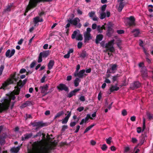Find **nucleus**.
I'll return each instance as SVG.
<instances>
[{"label": "nucleus", "instance_id": "f257e3e1", "mask_svg": "<svg viewBox=\"0 0 153 153\" xmlns=\"http://www.w3.org/2000/svg\"><path fill=\"white\" fill-rule=\"evenodd\" d=\"M41 144L40 141L34 142L32 145V149L28 150V153H49V149L48 147H44L42 151L39 150V148L40 147Z\"/></svg>", "mask_w": 153, "mask_h": 153}, {"label": "nucleus", "instance_id": "f03ea898", "mask_svg": "<svg viewBox=\"0 0 153 153\" xmlns=\"http://www.w3.org/2000/svg\"><path fill=\"white\" fill-rule=\"evenodd\" d=\"M15 95L13 93L11 92L8 98L5 99L3 102V100L1 101V102H2L0 103V106L3 109L0 110V112L7 110L8 109L11 100H14L16 98Z\"/></svg>", "mask_w": 153, "mask_h": 153}, {"label": "nucleus", "instance_id": "7ed1b4c3", "mask_svg": "<svg viewBox=\"0 0 153 153\" xmlns=\"http://www.w3.org/2000/svg\"><path fill=\"white\" fill-rule=\"evenodd\" d=\"M31 124L33 127H36V130H37L39 128H42L45 126V124L43 123L42 121L36 122V121L31 123Z\"/></svg>", "mask_w": 153, "mask_h": 153}, {"label": "nucleus", "instance_id": "20e7f679", "mask_svg": "<svg viewBox=\"0 0 153 153\" xmlns=\"http://www.w3.org/2000/svg\"><path fill=\"white\" fill-rule=\"evenodd\" d=\"M36 6L33 2L31 1L30 0L29 2V4L27 6L25 11V12L24 13V15L25 16L26 15V13L28 12V11L30 10L31 9H33Z\"/></svg>", "mask_w": 153, "mask_h": 153}, {"label": "nucleus", "instance_id": "39448f33", "mask_svg": "<svg viewBox=\"0 0 153 153\" xmlns=\"http://www.w3.org/2000/svg\"><path fill=\"white\" fill-rule=\"evenodd\" d=\"M57 88L59 91L64 90L66 92L69 91L68 87L65 84L61 83L57 87Z\"/></svg>", "mask_w": 153, "mask_h": 153}, {"label": "nucleus", "instance_id": "423d86ee", "mask_svg": "<svg viewBox=\"0 0 153 153\" xmlns=\"http://www.w3.org/2000/svg\"><path fill=\"white\" fill-rule=\"evenodd\" d=\"M127 22L128 25L129 26L135 25V19L133 16H131L129 17H127Z\"/></svg>", "mask_w": 153, "mask_h": 153}, {"label": "nucleus", "instance_id": "0eeeda50", "mask_svg": "<svg viewBox=\"0 0 153 153\" xmlns=\"http://www.w3.org/2000/svg\"><path fill=\"white\" fill-rule=\"evenodd\" d=\"M80 20L79 19L78 17L75 18L74 19L72 20L70 18L67 20L68 22L70 23L72 25L74 26H76L78 24V23L79 22Z\"/></svg>", "mask_w": 153, "mask_h": 153}, {"label": "nucleus", "instance_id": "6e6552de", "mask_svg": "<svg viewBox=\"0 0 153 153\" xmlns=\"http://www.w3.org/2000/svg\"><path fill=\"white\" fill-rule=\"evenodd\" d=\"M85 72V70L83 69L80 70L79 72H74V76H77L79 78H83Z\"/></svg>", "mask_w": 153, "mask_h": 153}, {"label": "nucleus", "instance_id": "1a4fd4ad", "mask_svg": "<svg viewBox=\"0 0 153 153\" xmlns=\"http://www.w3.org/2000/svg\"><path fill=\"white\" fill-rule=\"evenodd\" d=\"M111 24V23H109L108 27V30L106 32V34L109 37H111L112 34L114 33V30L111 27L112 26Z\"/></svg>", "mask_w": 153, "mask_h": 153}, {"label": "nucleus", "instance_id": "9d476101", "mask_svg": "<svg viewBox=\"0 0 153 153\" xmlns=\"http://www.w3.org/2000/svg\"><path fill=\"white\" fill-rule=\"evenodd\" d=\"M140 83L139 82L136 81L131 84L130 88L131 89L134 90L140 88Z\"/></svg>", "mask_w": 153, "mask_h": 153}, {"label": "nucleus", "instance_id": "9b49d317", "mask_svg": "<svg viewBox=\"0 0 153 153\" xmlns=\"http://www.w3.org/2000/svg\"><path fill=\"white\" fill-rule=\"evenodd\" d=\"M15 52V51L14 49H12L11 52L10 49L8 50L5 53V56L6 57L10 58L13 56Z\"/></svg>", "mask_w": 153, "mask_h": 153}, {"label": "nucleus", "instance_id": "f8f14e48", "mask_svg": "<svg viewBox=\"0 0 153 153\" xmlns=\"http://www.w3.org/2000/svg\"><path fill=\"white\" fill-rule=\"evenodd\" d=\"M80 90V89L79 88L74 89V90L71 91L68 94V97L69 98H71L73 96L75 95L76 93Z\"/></svg>", "mask_w": 153, "mask_h": 153}, {"label": "nucleus", "instance_id": "ddd939ff", "mask_svg": "<svg viewBox=\"0 0 153 153\" xmlns=\"http://www.w3.org/2000/svg\"><path fill=\"white\" fill-rule=\"evenodd\" d=\"M83 35L84 38V42H88V41L92 39L91 34H88L84 33Z\"/></svg>", "mask_w": 153, "mask_h": 153}, {"label": "nucleus", "instance_id": "4468645a", "mask_svg": "<svg viewBox=\"0 0 153 153\" xmlns=\"http://www.w3.org/2000/svg\"><path fill=\"white\" fill-rule=\"evenodd\" d=\"M27 81V79H25L23 81L21 80H19V81L17 82V86L18 87H20L21 88L25 84Z\"/></svg>", "mask_w": 153, "mask_h": 153}, {"label": "nucleus", "instance_id": "2eb2a0df", "mask_svg": "<svg viewBox=\"0 0 153 153\" xmlns=\"http://www.w3.org/2000/svg\"><path fill=\"white\" fill-rule=\"evenodd\" d=\"M67 113H68V114L67 116L63 119L62 120V123L63 124L67 123L71 115V111L69 112V111H68Z\"/></svg>", "mask_w": 153, "mask_h": 153}, {"label": "nucleus", "instance_id": "dca6fc26", "mask_svg": "<svg viewBox=\"0 0 153 153\" xmlns=\"http://www.w3.org/2000/svg\"><path fill=\"white\" fill-rule=\"evenodd\" d=\"M6 136L7 135L6 134H4L0 136V144L1 145L4 144Z\"/></svg>", "mask_w": 153, "mask_h": 153}, {"label": "nucleus", "instance_id": "f3484780", "mask_svg": "<svg viewBox=\"0 0 153 153\" xmlns=\"http://www.w3.org/2000/svg\"><path fill=\"white\" fill-rule=\"evenodd\" d=\"M48 86L47 84L43 86H40V89H41V92L42 93H45L48 90Z\"/></svg>", "mask_w": 153, "mask_h": 153}, {"label": "nucleus", "instance_id": "a211bd4d", "mask_svg": "<svg viewBox=\"0 0 153 153\" xmlns=\"http://www.w3.org/2000/svg\"><path fill=\"white\" fill-rule=\"evenodd\" d=\"M32 136V133L26 134L24 135V137L22 136V141H25L26 140L29 138H30Z\"/></svg>", "mask_w": 153, "mask_h": 153}, {"label": "nucleus", "instance_id": "6ab92c4d", "mask_svg": "<svg viewBox=\"0 0 153 153\" xmlns=\"http://www.w3.org/2000/svg\"><path fill=\"white\" fill-rule=\"evenodd\" d=\"M103 38V35L102 34H100L97 35L96 36L95 40L96 43L98 44L99 43L100 41H101Z\"/></svg>", "mask_w": 153, "mask_h": 153}, {"label": "nucleus", "instance_id": "aec40b11", "mask_svg": "<svg viewBox=\"0 0 153 153\" xmlns=\"http://www.w3.org/2000/svg\"><path fill=\"white\" fill-rule=\"evenodd\" d=\"M119 87L116 85H111L109 90L111 92H113L114 91H117L119 89Z\"/></svg>", "mask_w": 153, "mask_h": 153}, {"label": "nucleus", "instance_id": "412c9836", "mask_svg": "<svg viewBox=\"0 0 153 153\" xmlns=\"http://www.w3.org/2000/svg\"><path fill=\"white\" fill-rule=\"evenodd\" d=\"M50 53V51L48 50L44 51L43 52L40 53H41L43 58H46L49 55Z\"/></svg>", "mask_w": 153, "mask_h": 153}, {"label": "nucleus", "instance_id": "4be33fe9", "mask_svg": "<svg viewBox=\"0 0 153 153\" xmlns=\"http://www.w3.org/2000/svg\"><path fill=\"white\" fill-rule=\"evenodd\" d=\"M15 89L12 92L15 95H19L20 91V88H19V87L17 85L15 87Z\"/></svg>", "mask_w": 153, "mask_h": 153}, {"label": "nucleus", "instance_id": "5701e85b", "mask_svg": "<svg viewBox=\"0 0 153 153\" xmlns=\"http://www.w3.org/2000/svg\"><path fill=\"white\" fill-rule=\"evenodd\" d=\"M141 72L143 76H147V70L145 67H144L142 68Z\"/></svg>", "mask_w": 153, "mask_h": 153}, {"label": "nucleus", "instance_id": "b1692460", "mask_svg": "<svg viewBox=\"0 0 153 153\" xmlns=\"http://www.w3.org/2000/svg\"><path fill=\"white\" fill-rule=\"evenodd\" d=\"M114 39H112L109 41L108 43L105 44V48H108V47L113 46L114 44Z\"/></svg>", "mask_w": 153, "mask_h": 153}, {"label": "nucleus", "instance_id": "393cba45", "mask_svg": "<svg viewBox=\"0 0 153 153\" xmlns=\"http://www.w3.org/2000/svg\"><path fill=\"white\" fill-rule=\"evenodd\" d=\"M54 63V61L53 60H51L50 61L48 64V68L49 70H51L53 68Z\"/></svg>", "mask_w": 153, "mask_h": 153}, {"label": "nucleus", "instance_id": "a878e982", "mask_svg": "<svg viewBox=\"0 0 153 153\" xmlns=\"http://www.w3.org/2000/svg\"><path fill=\"white\" fill-rule=\"evenodd\" d=\"M110 68L115 73L117 69V65L116 64H111L110 65Z\"/></svg>", "mask_w": 153, "mask_h": 153}, {"label": "nucleus", "instance_id": "bb28decb", "mask_svg": "<svg viewBox=\"0 0 153 153\" xmlns=\"http://www.w3.org/2000/svg\"><path fill=\"white\" fill-rule=\"evenodd\" d=\"M53 0H36L34 3L36 6H37L38 4L40 2H50L52 1Z\"/></svg>", "mask_w": 153, "mask_h": 153}, {"label": "nucleus", "instance_id": "cd10ccee", "mask_svg": "<svg viewBox=\"0 0 153 153\" xmlns=\"http://www.w3.org/2000/svg\"><path fill=\"white\" fill-rule=\"evenodd\" d=\"M13 5L12 4H8L5 9L4 10V12L5 13L9 12L11 10Z\"/></svg>", "mask_w": 153, "mask_h": 153}, {"label": "nucleus", "instance_id": "c85d7f7f", "mask_svg": "<svg viewBox=\"0 0 153 153\" xmlns=\"http://www.w3.org/2000/svg\"><path fill=\"white\" fill-rule=\"evenodd\" d=\"M120 76L119 74H116L112 77V81L113 82H114L115 81L118 82V78Z\"/></svg>", "mask_w": 153, "mask_h": 153}, {"label": "nucleus", "instance_id": "c756f323", "mask_svg": "<svg viewBox=\"0 0 153 153\" xmlns=\"http://www.w3.org/2000/svg\"><path fill=\"white\" fill-rule=\"evenodd\" d=\"M88 56V54L85 50H83L80 54L79 55L80 57L82 58H84L85 57Z\"/></svg>", "mask_w": 153, "mask_h": 153}, {"label": "nucleus", "instance_id": "7c9ffc66", "mask_svg": "<svg viewBox=\"0 0 153 153\" xmlns=\"http://www.w3.org/2000/svg\"><path fill=\"white\" fill-rule=\"evenodd\" d=\"M124 6V4L123 2H120L118 7V10L119 12H121Z\"/></svg>", "mask_w": 153, "mask_h": 153}, {"label": "nucleus", "instance_id": "2f4dec72", "mask_svg": "<svg viewBox=\"0 0 153 153\" xmlns=\"http://www.w3.org/2000/svg\"><path fill=\"white\" fill-rule=\"evenodd\" d=\"M132 32L133 33V35L135 37H137L140 33L139 30L137 29H134Z\"/></svg>", "mask_w": 153, "mask_h": 153}, {"label": "nucleus", "instance_id": "473e14b6", "mask_svg": "<svg viewBox=\"0 0 153 153\" xmlns=\"http://www.w3.org/2000/svg\"><path fill=\"white\" fill-rule=\"evenodd\" d=\"M81 82L80 79L79 78H76L74 80V84L75 87H77L79 85V82Z\"/></svg>", "mask_w": 153, "mask_h": 153}, {"label": "nucleus", "instance_id": "72a5a7b5", "mask_svg": "<svg viewBox=\"0 0 153 153\" xmlns=\"http://www.w3.org/2000/svg\"><path fill=\"white\" fill-rule=\"evenodd\" d=\"M20 149L19 147H17L16 148H13L10 149L11 152L17 153L18 152Z\"/></svg>", "mask_w": 153, "mask_h": 153}, {"label": "nucleus", "instance_id": "f704fd0d", "mask_svg": "<svg viewBox=\"0 0 153 153\" xmlns=\"http://www.w3.org/2000/svg\"><path fill=\"white\" fill-rule=\"evenodd\" d=\"M145 140V138L143 136H141L140 137V142L138 144V146H141L144 143V142Z\"/></svg>", "mask_w": 153, "mask_h": 153}, {"label": "nucleus", "instance_id": "c9c22d12", "mask_svg": "<svg viewBox=\"0 0 153 153\" xmlns=\"http://www.w3.org/2000/svg\"><path fill=\"white\" fill-rule=\"evenodd\" d=\"M64 114V112L63 111L59 112L57 113L56 115L54 117V119H56V118L59 117H60L63 114Z\"/></svg>", "mask_w": 153, "mask_h": 153}, {"label": "nucleus", "instance_id": "e433bc0d", "mask_svg": "<svg viewBox=\"0 0 153 153\" xmlns=\"http://www.w3.org/2000/svg\"><path fill=\"white\" fill-rule=\"evenodd\" d=\"M33 20V22L34 24V26H36L37 23L39 22V17L36 16L34 18Z\"/></svg>", "mask_w": 153, "mask_h": 153}, {"label": "nucleus", "instance_id": "4c0bfd02", "mask_svg": "<svg viewBox=\"0 0 153 153\" xmlns=\"http://www.w3.org/2000/svg\"><path fill=\"white\" fill-rule=\"evenodd\" d=\"M94 126V124L91 125L90 126L87 127L85 130V131L84 132V134H85L88 131L90 130L91 128Z\"/></svg>", "mask_w": 153, "mask_h": 153}, {"label": "nucleus", "instance_id": "58836bf2", "mask_svg": "<svg viewBox=\"0 0 153 153\" xmlns=\"http://www.w3.org/2000/svg\"><path fill=\"white\" fill-rule=\"evenodd\" d=\"M107 51H110L113 52L115 51L114 48L113 46L110 47L108 48H106Z\"/></svg>", "mask_w": 153, "mask_h": 153}, {"label": "nucleus", "instance_id": "ea45409f", "mask_svg": "<svg viewBox=\"0 0 153 153\" xmlns=\"http://www.w3.org/2000/svg\"><path fill=\"white\" fill-rule=\"evenodd\" d=\"M89 119L91 120H93V118L91 117V115L89 114H88L87 115L86 117H85V122L88 121Z\"/></svg>", "mask_w": 153, "mask_h": 153}, {"label": "nucleus", "instance_id": "a19ab883", "mask_svg": "<svg viewBox=\"0 0 153 153\" xmlns=\"http://www.w3.org/2000/svg\"><path fill=\"white\" fill-rule=\"evenodd\" d=\"M100 18L101 19H104L106 16V14L105 12H102V13H100Z\"/></svg>", "mask_w": 153, "mask_h": 153}, {"label": "nucleus", "instance_id": "79ce46f5", "mask_svg": "<svg viewBox=\"0 0 153 153\" xmlns=\"http://www.w3.org/2000/svg\"><path fill=\"white\" fill-rule=\"evenodd\" d=\"M146 115L149 120H151L153 119V115L151 114L149 112H147Z\"/></svg>", "mask_w": 153, "mask_h": 153}, {"label": "nucleus", "instance_id": "37998d69", "mask_svg": "<svg viewBox=\"0 0 153 153\" xmlns=\"http://www.w3.org/2000/svg\"><path fill=\"white\" fill-rule=\"evenodd\" d=\"M9 85V84H7V82H5L4 83L2 84V86L0 88V89H4L5 88Z\"/></svg>", "mask_w": 153, "mask_h": 153}, {"label": "nucleus", "instance_id": "c03bdc74", "mask_svg": "<svg viewBox=\"0 0 153 153\" xmlns=\"http://www.w3.org/2000/svg\"><path fill=\"white\" fill-rule=\"evenodd\" d=\"M97 30L98 33H101L103 32V30L101 28V27L100 25L97 26Z\"/></svg>", "mask_w": 153, "mask_h": 153}, {"label": "nucleus", "instance_id": "a18cd8bd", "mask_svg": "<svg viewBox=\"0 0 153 153\" xmlns=\"http://www.w3.org/2000/svg\"><path fill=\"white\" fill-rule=\"evenodd\" d=\"M83 38L82 36V35L79 34V35H78L77 37L76 38V39L77 40H80L81 41L82 40Z\"/></svg>", "mask_w": 153, "mask_h": 153}, {"label": "nucleus", "instance_id": "49530a36", "mask_svg": "<svg viewBox=\"0 0 153 153\" xmlns=\"http://www.w3.org/2000/svg\"><path fill=\"white\" fill-rule=\"evenodd\" d=\"M108 147L105 144L102 145V146L101 147V149L103 151H106Z\"/></svg>", "mask_w": 153, "mask_h": 153}, {"label": "nucleus", "instance_id": "de8ad7c7", "mask_svg": "<svg viewBox=\"0 0 153 153\" xmlns=\"http://www.w3.org/2000/svg\"><path fill=\"white\" fill-rule=\"evenodd\" d=\"M42 56L41 55V54L39 53V56L38 60V62L40 63L41 62H42Z\"/></svg>", "mask_w": 153, "mask_h": 153}, {"label": "nucleus", "instance_id": "09e8293b", "mask_svg": "<svg viewBox=\"0 0 153 153\" xmlns=\"http://www.w3.org/2000/svg\"><path fill=\"white\" fill-rule=\"evenodd\" d=\"M95 13L94 11H91L88 14L89 16L91 18L94 16L95 15Z\"/></svg>", "mask_w": 153, "mask_h": 153}, {"label": "nucleus", "instance_id": "8fccbe9b", "mask_svg": "<svg viewBox=\"0 0 153 153\" xmlns=\"http://www.w3.org/2000/svg\"><path fill=\"white\" fill-rule=\"evenodd\" d=\"M77 32L76 31H74L71 35V38L74 39L75 38V37L77 34Z\"/></svg>", "mask_w": 153, "mask_h": 153}, {"label": "nucleus", "instance_id": "3c124183", "mask_svg": "<svg viewBox=\"0 0 153 153\" xmlns=\"http://www.w3.org/2000/svg\"><path fill=\"white\" fill-rule=\"evenodd\" d=\"M143 129L142 131H143L144 129L146 128V126H145V119L144 118H143Z\"/></svg>", "mask_w": 153, "mask_h": 153}, {"label": "nucleus", "instance_id": "603ef678", "mask_svg": "<svg viewBox=\"0 0 153 153\" xmlns=\"http://www.w3.org/2000/svg\"><path fill=\"white\" fill-rule=\"evenodd\" d=\"M112 140V137H109L108 138H107L106 139V142L108 144L110 145L111 141V140Z\"/></svg>", "mask_w": 153, "mask_h": 153}, {"label": "nucleus", "instance_id": "864d4df0", "mask_svg": "<svg viewBox=\"0 0 153 153\" xmlns=\"http://www.w3.org/2000/svg\"><path fill=\"white\" fill-rule=\"evenodd\" d=\"M107 5L105 4L102 5L101 8V10L102 12H104L106 8L107 7Z\"/></svg>", "mask_w": 153, "mask_h": 153}, {"label": "nucleus", "instance_id": "5fc2aeb1", "mask_svg": "<svg viewBox=\"0 0 153 153\" xmlns=\"http://www.w3.org/2000/svg\"><path fill=\"white\" fill-rule=\"evenodd\" d=\"M6 82H7V84H9V85L10 84L13 83V81L12 79H8L7 80V81H6Z\"/></svg>", "mask_w": 153, "mask_h": 153}, {"label": "nucleus", "instance_id": "6e6d98bb", "mask_svg": "<svg viewBox=\"0 0 153 153\" xmlns=\"http://www.w3.org/2000/svg\"><path fill=\"white\" fill-rule=\"evenodd\" d=\"M4 66L3 65H1L0 67V76L2 74V72L4 70Z\"/></svg>", "mask_w": 153, "mask_h": 153}, {"label": "nucleus", "instance_id": "4d7b16f0", "mask_svg": "<svg viewBox=\"0 0 153 153\" xmlns=\"http://www.w3.org/2000/svg\"><path fill=\"white\" fill-rule=\"evenodd\" d=\"M82 42H79L78 43L77 47L79 49L81 48L82 46Z\"/></svg>", "mask_w": 153, "mask_h": 153}, {"label": "nucleus", "instance_id": "13d9d810", "mask_svg": "<svg viewBox=\"0 0 153 153\" xmlns=\"http://www.w3.org/2000/svg\"><path fill=\"white\" fill-rule=\"evenodd\" d=\"M117 32L119 34H122L124 33L125 31L123 30H118L117 31Z\"/></svg>", "mask_w": 153, "mask_h": 153}, {"label": "nucleus", "instance_id": "bf43d9fd", "mask_svg": "<svg viewBox=\"0 0 153 153\" xmlns=\"http://www.w3.org/2000/svg\"><path fill=\"white\" fill-rule=\"evenodd\" d=\"M122 114L123 116H125L127 114V111L125 109H124L122 111Z\"/></svg>", "mask_w": 153, "mask_h": 153}, {"label": "nucleus", "instance_id": "052dcab7", "mask_svg": "<svg viewBox=\"0 0 153 153\" xmlns=\"http://www.w3.org/2000/svg\"><path fill=\"white\" fill-rule=\"evenodd\" d=\"M36 62L35 61H33L30 64V67L31 68H33L34 67V66L36 65Z\"/></svg>", "mask_w": 153, "mask_h": 153}, {"label": "nucleus", "instance_id": "680f3d73", "mask_svg": "<svg viewBox=\"0 0 153 153\" xmlns=\"http://www.w3.org/2000/svg\"><path fill=\"white\" fill-rule=\"evenodd\" d=\"M84 109V108L83 107L81 106L79 107L77 109V111H79V112H81L83 111Z\"/></svg>", "mask_w": 153, "mask_h": 153}, {"label": "nucleus", "instance_id": "e2e57ef3", "mask_svg": "<svg viewBox=\"0 0 153 153\" xmlns=\"http://www.w3.org/2000/svg\"><path fill=\"white\" fill-rule=\"evenodd\" d=\"M76 124L75 122H71L70 124V126L71 127H73L75 126Z\"/></svg>", "mask_w": 153, "mask_h": 153}, {"label": "nucleus", "instance_id": "0e129e2a", "mask_svg": "<svg viewBox=\"0 0 153 153\" xmlns=\"http://www.w3.org/2000/svg\"><path fill=\"white\" fill-rule=\"evenodd\" d=\"M68 128V126L67 125H63L62 126L61 131H64L66 129Z\"/></svg>", "mask_w": 153, "mask_h": 153}, {"label": "nucleus", "instance_id": "69168bd1", "mask_svg": "<svg viewBox=\"0 0 153 153\" xmlns=\"http://www.w3.org/2000/svg\"><path fill=\"white\" fill-rule=\"evenodd\" d=\"M91 31V29L90 28L88 27L86 29V31L85 32V33H87L88 34H91L90 33V32Z\"/></svg>", "mask_w": 153, "mask_h": 153}, {"label": "nucleus", "instance_id": "338daca9", "mask_svg": "<svg viewBox=\"0 0 153 153\" xmlns=\"http://www.w3.org/2000/svg\"><path fill=\"white\" fill-rule=\"evenodd\" d=\"M107 73L108 74H111V73H113L114 74V72H113V71L111 69V68H110L109 69H108L107 70Z\"/></svg>", "mask_w": 153, "mask_h": 153}, {"label": "nucleus", "instance_id": "774afa93", "mask_svg": "<svg viewBox=\"0 0 153 153\" xmlns=\"http://www.w3.org/2000/svg\"><path fill=\"white\" fill-rule=\"evenodd\" d=\"M130 149L129 147H126L124 149V152L126 153L128 152L130 150Z\"/></svg>", "mask_w": 153, "mask_h": 153}]
</instances>
